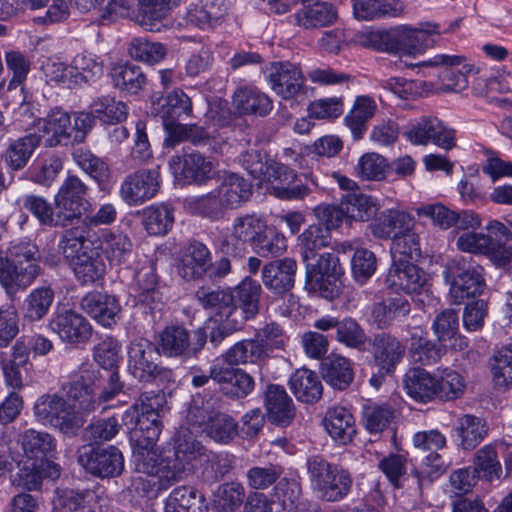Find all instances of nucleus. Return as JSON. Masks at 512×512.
<instances>
[{
    "label": "nucleus",
    "mask_w": 512,
    "mask_h": 512,
    "mask_svg": "<svg viewBox=\"0 0 512 512\" xmlns=\"http://www.w3.org/2000/svg\"><path fill=\"white\" fill-rule=\"evenodd\" d=\"M159 397L142 395L123 414L125 425L135 426L131 434L133 464L139 473L131 480V488L142 496L156 497L182 480L205 455L204 447L192 438L176 440L173 450L158 452L156 443L161 434Z\"/></svg>",
    "instance_id": "nucleus-1"
},
{
    "label": "nucleus",
    "mask_w": 512,
    "mask_h": 512,
    "mask_svg": "<svg viewBox=\"0 0 512 512\" xmlns=\"http://www.w3.org/2000/svg\"><path fill=\"white\" fill-rule=\"evenodd\" d=\"M96 373L83 368L76 372L69 383L67 399L57 394H46L34 405V415L39 423L74 433L85 422V417L96 409Z\"/></svg>",
    "instance_id": "nucleus-2"
},
{
    "label": "nucleus",
    "mask_w": 512,
    "mask_h": 512,
    "mask_svg": "<svg viewBox=\"0 0 512 512\" xmlns=\"http://www.w3.org/2000/svg\"><path fill=\"white\" fill-rule=\"evenodd\" d=\"M444 32L436 22H420L416 27L399 24L389 29L370 31L368 40L379 52L416 57L438 46Z\"/></svg>",
    "instance_id": "nucleus-3"
},
{
    "label": "nucleus",
    "mask_w": 512,
    "mask_h": 512,
    "mask_svg": "<svg viewBox=\"0 0 512 512\" xmlns=\"http://www.w3.org/2000/svg\"><path fill=\"white\" fill-rule=\"evenodd\" d=\"M306 467L311 489L319 499L339 502L351 492L352 476L342 466L314 455L307 459Z\"/></svg>",
    "instance_id": "nucleus-4"
},
{
    "label": "nucleus",
    "mask_w": 512,
    "mask_h": 512,
    "mask_svg": "<svg viewBox=\"0 0 512 512\" xmlns=\"http://www.w3.org/2000/svg\"><path fill=\"white\" fill-rule=\"evenodd\" d=\"M13 261L6 260L0 267V284L8 295L30 286L39 273V251L35 244L21 242L11 247Z\"/></svg>",
    "instance_id": "nucleus-5"
},
{
    "label": "nucleus",
    "mask_w": 512,
    "mask_h": 512,
    "mask_svg": "<svg viewBox=\"0 0 512 512\" xmlns=\"http://www.w3.org/2000/svg\"><path fill=\"white\" fill-rule=\"evenodd\" d=\"M187 422L193 432H205L219 443H228L236 435L234 420L225 414L214 411L210 401L204 404L200 399H193L187 412Z\"/></svg>",
    "instance_id": "nucleus-6"
},
{
    "label": "nucleus",
    "mask_w": 512,
    "mask_h": 512,
    "mask_svg": "<svg viewBox=\"0 0 512 512\" xmlns=\"http://www.w3.org/2000/svg\"><path fill=\"white\" fill-rule=\"evenodd\" d=\"M449 295L455 304L480 295L485 287L483 267L472 258L459 257L448 265Z\"/></svg>",
    "instance_id": "nucleus-7"
},
{
    "label": "nucleus",
    "mask_w": 512,
    "mask_h": 512,
    "mask_svg": "<svg viewBox=\"0 0 512 512\" xmlns=\"http://www.w3.org/2000/svg\"><path fill=\"white\" fill-rule=\"evenodd\" d=\"M295 179L294 170L269 160L260 167L258 190L262 189L281 200H300L306 197L310 190L304 184L294 185Z\"/></svg>",
    "instance_id": "nucleus-8"
},
{
    "label": "nucleus",
    "mask_w": 512,
    "mask_h": 512,
    "mask_svg": "<svg viewBox=\"0 0 512 512\" xmlns=\"http://www.w3.org/2000/svg\"><path fill=\"white\" fill-rule=\"evenodd\" d=\"M386 284L391 290L404 292L420 303L432 295V277L412 262L392 263Z\"/></svg>",
    "instance_id": "nucleus-9"
},
{
    "label": "nucleus",
    "mask_w": 512,
    "mask_h": 512,
    "mask_svg": "<svg viewBox=\"0 0 512 512\" xmlns=\"http://www.w3.org/2000/svg\"><path fill=\"white\" fill-rule=\"evenodd\" d=\"M263 74L271 90L282 99L293 100L307 96L305 77L296 64L288 61L272 62Z\"/></svg>",
    "instance_id": "nucleus-10"
},
{
    "label": "nucleus",
    "mask_w": 512,
    "mask_h": 512,
    "mask_svg": "<svg viewBox=\"0 0 512 512\" xmlns=\"http://www.w3.org/2000/svg\"><path fill=\"white\" fill-rule=\"evenodd\" d=\"M88 187L75 175H69L62 182L54 196L55 209L58 211V223L67 226L78 219L89 205L86 200Z\"/></svg>",
    "instance_id": "nucleus-11"
},
{
    "label": "nucleus",
    "mask_w": 512,
    "mask_h": 512,
    "mask_svg": "<svg viewBox=\"0 0 512 512\" xmlns=\"http://www.w3.org/2000/svg\"><path fill=\"white\" fill-rule=\"evenodd\" d=\"M23 454L20 457L28 460L40 461L41 467H46L45 475L52 480L60 476L61 468L49 460L56 451V439L49 433L35 429L26 430L19 437Z\"/></svg>",
    "instance_id": "nucleus-12"
},
{
    "label": "nucleus",
    "mask_w": 512,
    "mask_h": 512,
    "mask_svg": "<svg viewBox=\"0 0 512 512\" xmlns=\"http://www.w3.org/2000/svg\"><path fill=\"white\" fill-rule=\"evenodd\" d=\"M404 136L413 145L426 146L432 142L445 150H451L456 145L455 130L433 116H423L411 122Z\"/></svg>",
    "instance_id": "nucleus-13"
},
{
    "label": "nucleus",
    "mask_w": 512,
    "mask_h": 512,
    "mask_svg": "<svg viewBox=\"0 0 512 512\" xmlns=\"http://www.w3.org/2000/svg\"><path fill=\"white\" fill-rule=\"evenodd\" d=\"M206 343V334L197 330L191 338L181 326L166 327L159 335V353L169 358L187 359L195 355Z\"/></svg>",
    "instance_id": "nucleus-14"
},
{
    "label": "nucleus",
    "mask_w": 512,
    "mask_h": 512,
    "mask_svg": "<svg viewBox=\"0 0 512 512\" xmlns=\"http://www.w3.org/2000/svg\"><path fill=\"white\" fill-rule=\"evenodd\" d=\"M160 183L158 170L140 169L123 179L119 196L128 206H139L156 196Z\"/></svg>",
    "instance_id": "nucleus-15"
},
{
    "label": "nucleus",
    "mask_w": 512,
    "mask_h": 512,
    "mask_svg": "<svg viewBox=\"0 0 512 512\" xmlns=\"http://www.w3.org/2000/svg\"><path fill=\"white\" fill-rule=\"evenodd\" d=\"M78 461L88 472L101 478L119 476L124 469V457L114 446H83L79 450Z\"/></svg>",
    "instance_id": "nucleus-16"
},
{
    "label": "nucleus",
    "mask_w": 512,
    "mask_h": 512,
    "mask_svg": "<svg viewBox=\"0 0 512 512\" xmlns=\"http://www.w3.org/2000/svg\"><path fill=\"white\" fill-rule=\"evenodd\" d=\"M159 351L152 342L137 338L128 347V371L141 382H151L160 374Z\"/></svg>",
    "instance_id": "nucleus-17"
},
{
    "label": "nucleus",
    "mask_w": 512,
    "mask_h": 512,
    "mask_svg": "<svg viewBox=\"0 0 512 512\" xmlns=\"http://www.w3.org/2000/svg\"><path fill=\"white\" fill-rule=\"evenodd\" d=\"M49 328L62 341L70 344L84 343L92 335L89 321L72 309L56 310L49 321Z\"/></svg>",
    "instance_id": "nucleus-18"
},
{
    "label": "nucleus",
    "mask_w": 512,
    "mask_h": 512,
    "mask_svg": "<svg viewBox=\"0 0 512 512\" xmlns=\"http://www.w3.org/2000/svg\"><path fill=\"white\" fill-rule=\"evenodd\" d=\"M169 166L177 179L184 183L202 184L211 178L214 165L196 151H184L182 155L171 157Z\"/></svg>",
    "instance_id": "nucleus-19"
},
{
    "label": "nucleus",
    "mask_w": 512,
    "mask_h": 512,
    "mask_svg": "<svg viewBox=\"0 0 512 512\" xmlns=\"http://www.w3.org/2000/svg\"><path fill=\"white\" fill-rule=\"evenodd\" d=\"M82 310L105 328H112L120 320L119 299L107 292L92 291L81 300Z\"/></svg>",
    "instance_id": "nucleus-20"
},
{
    "label": "nucleus",
    "mask_w": 512,
    "mask_h": 512,
    "mask_svg": "<svg viewBox=\"0 0 512 512\" xmlns=\"http://www.w3.org/2000/svg\"><path fill=\"white\" fill-rule=\"evenodd\" d=\"M263 406L267 420L277 426L287 427L296 417L293 399L283 386L268 385L264 391Z\"/></svg>",
    "instance_id": "nucleus-21"
},
{
    "label": "nucleus",
    "mask_w": 512,
    "mask_h": 512,
    "mask_svg": "<svg viewBox=\"0 0 512 512\" xmlns=\"http://www.w3.org/2000/svg\"><path fill=\"white\" fill-rule=\"evenodd\" d=\"M412 228H414V218L410 214L397 209L382 211L368 226L375 238H391L392 240Z\"/></svg>",
    "instance_id": "nucleus-22"
},
{
    "label": "nucleus",
    "mask_w": 512,
    "mask_h": 512,
    "mask_svg": "<svg viewBox=\"0 0 512 512\" xmlns=\"http://www.w3.org/2000/svg\"><path fill=\"white\" fill-rule=\"evenodd\" d=\"M374 363L381 375L392 373L402 361L405 354V346L395 337L389 334L375 336L372 344Z\"/></svg>",
    "instance_id": "nucleus-23"
},
{
    "label": "nucleus",
    "mask_w": 512,
    "mask_h": 512,
    "mask_svg": "<svg viewBox=\"0 0 512 512\" xmlns=\"http://www.w3.org/2000/svg\"><path fill=\"white\" fill-rule=\"evenodd\" d=\"M107 10L115 16L135 19L149 29H152L154 21L162 17L152 0H111Z\"/></svg>",
    "instance_id": "nucleus-24"
},
{
    "label": "nucleus",
    "mask_w": 512,
    "mask_h": 512,
    "mask_svg": "<svg viewBox=\"0 0 512 512\" xmlns=\"http://www.w3.org/2000/svg\"><path fill=\"white\" fill-rule=\"evenodd\" d=\"M351 4L353 16L359 21L397 18L404 14L400 0H351Z\"/></svg>",
    "instance_id": "nucleus-25"
},
{
    "label": "nucleus",
    "mask_w": 512,
    "mask_h": 512,
    "mask_svg": "<svg viewBox=\"0 0 512 512\" xmlns=\"http://www.w3.org/2000/svg\"><path fill=\"white\" fill-rule=\"evenodd\" d=\"M36 128L41 133L39 139L43 138L48 146H55L63 139L69 138L73 130L70 115L59 108L51 110L46 117L39 119Z\"/></svg>",
    "instance_id": "nucleus-26"
},
{
    "label": "nucleus",
    "mask_w": 512,
    "mask_h": 512,
    "mask_svg": "<svg viewBox=\"0 0 512 512\" xmlns=\"http://www.w3.org/2000/svg\"><path fill=\"white\" fill-rule=\"evenodd\" d=\"M210 377L222 385L225 394L244 397L253 390V378L240 369L213 364Z\"/></svg>",
    "instance_id": "nucleus-27"
},
{
    "label": "nucleus",
    "mask_w": 512,
    "mask_h": 512,
    "mask_svg": "<svg viewBox=\"0 0 512 512\" xmlns=\"http://www.w3.org/2000/svg\"><path fill=\"white\" fill-rule=\"evenodd\" d=\"M296 269V261L291 258L272 261L262 270L263 284L275 293L286 292L294 285Z\"/></svg>",
    "instance_id": "nucleus-28"
},
{
    "label": "nucleus",
    "mask_w": 512,
    "mask_h": 512,
    "mask_svg": "<svg viewBox=\"0 0 512 512\" xmlns=\"http://www.w3.org/2000/svg\"><path fill=\"white\" fill-rule=\"evenodd\" d=\"M100 250L111 267L126 265L132 257L133 244L123 232L109 231L103 234Z\"/></svg>",
    "instance_id": "nucleus-29"
},
{
    "label": "nucleus",
    "mask_w": 512,
    "mask_h": 512,
    "mask_svg": "<svg viewBox=\"0 0 512 512\" xmlns=\"http://www.w3.org/2000/svg\"><path fill=\"white\" fill-rule=\"evenodd\" d=\"M488 434L487 422L475 415L466 414L456 420L454 436L458 446L465 450L474 449Z\"/></svg>",
    "instance_id": "nucleus-30"
},
{
    "label": "nucleus",
    "mask_w": 512,
    "mask_h": 512,
    "mask_svg": "<svg viewBox=\"0 0 512 512\" xmlns=\"http://www.w3.org/2000/svg\"><path fill=\"white\" fill-rule=\"evenodd\" d=\"M406 393L415 401L427 403L436 398V376L425 369L414 367L404 377Z\"/></svg>",
    "instance_id": "nucleus-31"
},
{
    "label": "nucleus",
    "mask_w": 512,
    "mask_h": 512,
    "mask_svg": "<svg viewBox=\"0 0 512 512\" xmlns=\"http://www.w3.org/2000/svg\"><path fill=\"white\" fill-rule=\"evenodd\" d=\"M211 264L210 252L208 248L199 242L188 245L181 256L178 266L179 274L187 279L201 277Z\"/></svg>",
    "instance_id": "nucleus-32"
},
{
    "label": "nucleus",
    "mask_w": 512,
    "mask_h": 512,
    "mask_svg": "<svg viewBox=\"0 0 512 512\" xmlns=\"http://www.w3.org/2000/svg\"><path fill=\"white\" fill-rule=\"evenodd\" d=\"M378 109L375 99L369 95L355 98L354 104L344 121L354 139L359 140L367 131V123L374 117Z\"/></svg>",
    "instance_id": "nucleus-33"
},
{
    "label": "nucleus",
    "mask_w": 512,
    "mask_h": 512,
    "mask_svg": "<svg viewBox=\"0 0 512 512\" xmlns=\"http://www.w3.org/2000/svg\"><path fill=\"white\" fill-rule=\"evenodd\" d=\"M288 386L297 400L304 403H315L322 397L323 386L318 375L306 368L296 370Z\"/></svg>",
    "instance_id": "nucleus-34"
},
{
    "label": "nucleus",
    "mask_w": 512,
    "mask_h": 512,
    "mask_svg": "<svg viewBox=\"0 0 512 512\" xmlns=\"http://www.w3.org/2000/svg\"><path fill=\"white\" fill-rule=\"evenodd\" d=\"M328 434L339 444H347L356 433L354 416L346 408L337 406L329 409L324 418Z\"/></svg>",
    "instance_id": "nucleus-35"
},
{
    "label": "nucleus",
    "mask_w": 512,
    "mask_h": 512,
    "mask_svg": "<svg viewBox=\"0 0 512 512\" xmlns=\"http://www.w3.org/2000/svg\"><path fill=\"white\" fill-rule=\"evenodd\" d=\"M256 240V217L245 215L235 219L233 231L223 239V251L234 253L244 249L245 246H255Z\"/></svg>",
    "instance_id": "nucleus-36"
},
{
    "label": "nucleus",
    "mask_w": 512,
    "mask_h": 512,
    "mask_svg": "<svg viewBox=\"0 0 512 512\" xmlns=\"http://www.w3.org/2000/svg\"><path fill=\"white\" fill-rule=\"evenodd\" d=\"M226 209H235L252 196V184L237 174L224 177L215 189Z\"/></svg>",
    "instance_id": "nucleus-37"
},
{
    "label": "nucleus",
    "mask_w": 512,
    "mask_h": 512,
    "mask_svg": "<svg viewBox=\"0 0 512 512\" xmlns=\"http://www.w3.org/2000/svg\"><path fill=\"white\" fill-rule=\"evenodd\" d=\"M55 293L52 288L42 286L32 289L23 300L21 313L29 322L42 320L50 311Z\"/></svg>",
    "instance_id": "nucleus-38"
},
{
    "label": "nucleus",
    "mask_w": 512,
    "mask_h": 512,
    "mask_svg": "<svg viewBox=\"0 0 512 512\" xmlns=\"http://www.w3.org/2000/svg\"><path fill=\"white\" fill-rule=\"evenodd\" d=\"M39 143V137L34 134L11 140L3 153L5 164L14 171L23 169Z\"/></svg>",
    "instance_id": "nucleus-39"
},
{
    "label": "nucleus",
    "mask_w": 512,
    "mask_h": 512,
    "mask_svg": "<svg viewBox=\"0 0 512 512\" xmlns=\"http://www.w3.org/2000/svg\"><path fill=\"white\" fill-rule=\"evenodd\" d=\"M337 18L334 7L327 2L305 6L294 14L295 22L305 29H315L332 24Z\"/></svg>",
    "instance_id": "nucleus-40"
},
{
    "label": "nucleus",
    "mask_w": 512,
    "mask_h": 512,
    "mask_svg": "<svg viewBox=\"0 0 512 512\" xmlns=\"http://www.w3.org/2000/svg\"><path fill=\"white\" fill-rule=\"evenodd\" d=\"M345 216L354 221H368L379 209L377 199L363 193H347L341 198Z\"/></svg>",
    "instance_id": "nucleus-41"
},
{
    "label": "nucleus",
    "mask_w": 512,
    "mask_h": 512,
    "mask_svg": "<svg viewBox=\"0 0 512 512\" xmlns=\"http://www.w3.org/2000/svg\"><path fill=\"white\" fill-rule=\"evenodd\" d=\"M322 374L325 381L335 389H346L354 378L349 359L331 355L322 363Z\"/></svg>",
    "instance_id": "nucleus-42"
},
{
    "label": "nucleus",
    "mask_w": 512,
    "mask_h": 512,
    "mask_svg": "<svg viewBox=\"0 0 512 512\" xmlns=\"http://www.w3.org/2000/svg\"><path fill=\"white\" fill-rule=\"evenodd\" d=\"M165 512H206L204 499L195 489L181 486L175 488L165 501Z\"/></svg>",
    "instance_id": "nucleus-43"
},
{
    "label": "nucleus",
    "mask_w": 512,
    "mask_h": 512,
    "mask_svg": "<svg viewBox=\"0 0 512 512\" xmlns=\"http://www.w3.org/2000/svg\"><path fill=\"white\" fill-rule=\"evenodd\" d=\"M141 215L145 230L153 236L167 234L174 223L173 209L164 204L145 207Z\"/></svg>",
    "instance_id": "nucleus-44"
},
{
    "label": "nucleus",
    "mask_w": 512,
    "mask_h": 512,
    "mask_svg": "<svg viewBox=\"0 0 512 512\" xmlns=\"http://www.w3.org/2000/svg\"><path fill=\"white\" fill-rule=\"evenodd\" d=\"M226 11L225 0H205L188 9L186 21L187 24L205 28L222 18Z\"/></svg>",
    "instance_id": "nucleus-45"
},
{
    "label": "nucleus",
    "mask_w": 512,
    "mask_h": 512,
    "mask_svg": "<svg viewBox=\"0 0 512 512\" xmlns=\"http://www.w3.org/2000/svg\"><path fill=\"white\" fill-rule=\"evenodd\" d=\"M70 76L74 85L97 80L103 74V64L99 57L91 53L77 54L71 63Z\"/></svg>",
    "instance_id": "nucleus-46"
},
{
    "label": "nucleus",
    "mask_w": 512,
    "mask_h": 512,
    "mask_svg": "<svg viewBox=\"0 0 512 512\" xmlns=\"http://www.w3.org/2000/svg\"><path fill=\"white\" fill-rule=\"evenodd\" d=\"M110 75L114 86L129 94L138 93L146 82L141 68L128 63L115 64Z\"/></svg>",
    "instance_id": "nucleus-47"
},
{
    "label": "nucleus",
    "mask_w": 512,
    "mask_h": 512,
    "mask_svg": "<svg viewBox=\"0 0 512 512\" xmlns=\"http://www.w3.org/2000/svg\"><path fill=\"white\" fill-rule=\"evenodd\" d=\"M196 297L204 308L214 310L221 319L229 317L234 311V298L230 290L202 287L197 291Z\"/></svg>",
    "instance_id": "nucleus-48"
},
{
    "label": "nucleus",
    "mask_w": 512,
    "mask_h": 512,
    "mask_svg": "<svg viewBox=\"0 0 512 512\" xmlns=\"http://www.w3.org/2000/svg\"><path fill=\"white\" fill-rule=\"evenodd\" d=\"M77 279L83 284H92L102 278L105 265L92 249L84 251L72 262Z\"/></svg>",
    "instance_id": "nucleus-49"
},
{
    "label": "nucleus",
    "mask_w": 512,
    "mask_h": 512,
    "mask_svg": "<svg viewBox=\"0 0 512 512\" xmlns=\"http://www.w3.org/2000/svg\"><path fill=\"white\" fill-rule=\"evenodd\" d=\"M474 473L488 481L498 480L502 473L501 463L494 444L481 447L474 455Z\"/></svg>",
    "instance_id": "nucleus-50"
},
{
    "label": "nucleus",
    "mask_w": 512,
    "mask_h": 512,
    "mask_svg": "<svg viewBox=\"0 0 512 512\" xmlns=\"http://www.w3.org/2000/svg\"><path fill=\"white\" fill-rule=\"evenodd\" d=\"M90 109H93V115L103 124L120 123L128 115L127 106L108 95L95 99L91 103Z\"/></svg>",
    "instance_id": "nucleus-51"
},
{
    "label": "nucleus",
    "mask_w": 512,
    "mask_h": 512,
    "mask_svg": "<svg viewBox=\"0 0 512 512\" xmlns=\"http://www.w3.org/2000/svg\"><path fill=\"white\" fill-rule=\"evenodd\" d=\"M436 376V398L453 400L460 397L465 389L463 377L453 369L438 368Z\"/></svg>",
    "instance_id": "nucleus-52"
},
{
    "label": "nucleus",
    "mask_w": 512,
    "mask_h": 512,
    "mask_svg": "<svg viewBox=\"0 0 512 512\" xmlns=\"http://www.w3.org/2000/svg\"><path fill=\"white\" fill-rule=\"evenodd\" d=\"M11 458L20 467L18 472V485L28 490L40 488L42 479L48 478L45 475L46 467H41L40 461L28 460L20 457L19 453L11 452ZM49 479H51L49 477Z\"/></svg>",
    "instance_id": "nucleus-53"
},
{
    "label": "nucleus",
    "mask_w": 512,
    "mask_h": 512,
    "mask_svg": "<svg viewBox=\"0 0 512 512\" xmlns=\"http://www.w3.org/2000/svg\"><path fill=\"white\" fill-rule=\"evenodd\" d=\"M421 254L418 235L412 229L396 236L392 241L391 255L393 263L410 262Z\"/></svg>",
    "instance_id": "nucleus-54"
},
{
    "label": "nucleus",
    "mask_w": 512,
    "mask_h": 512,
    "mask_svg": "<svg viewBox=\"0 0 512 512\" xmlns=\"http://www.w3.org/2000/svg\"><path fill=\"white\" fill-rule=\"evenodd\" d=\"M330 241V232L322 225H310L299 236V246L305 261L316 256L318 250L326 247Z\"/></svg>",
    "instance_id": "nucleus-55"
},
{
    "label": "nucleus",
    "mask_w": 512,
    "mask_h": 512,
    "mask_svg": "<svg viewBox=\"0 0 512 512\" xmlns=\"http://www.w3.org/2000/svg\"><path fill=\"white\" fill-rule=\"evenodd\" d=\"M460 66L461 69L457 71L454 69L455 67H445L446 69L440 77L442 91L461 92L468 87V78L479 73V69L473 64L463 62Z\"/></svg>",
    "instance_id": "nucleus-56"
},
{
    "label": "nucleus",
    "mask_w": 512,
    "mask_h": 512,
    "mask_svg": "<svg viewBox=\"0 0 512 512\" xmlns=\"http://www.w3.org/2000/svg\"><path fill=\"white\" fill-rule=\"evenodd\" d=\"M234 298V310L239 307L246 319L256 314V282L251 276H246L231 291Z\"/></svg>",
    "instance_id": "nucleus-57"
},
{
    "label": "nucleus",
    "mask_w": 512,
    "mask_h": 512,
    "mask_svg": "<svg viewBox=\"0 0 512 512\" xmlns=\"http://www.w3.org/2000/svg\"><path fill=\"white\" fill-rule=\"evenodd\" d=\"M129 53L135 60L153 65L166 57L167 49L159 42L136 38L130 44Z\"/></svg>",
    "instance_id": "nucleus-58"
},
{
    "label": "nucleus",
    "mask_w": 512,
    "mask_h": 512,
    "mask_svg": "<svg viewBox=\"0 0 512 512\" xmlns=\"http://www.w3.org/2000/svg\"><path fill=\"white\" fill-rule=\"evenodd\" d=\"M135 290L140 301L150 305L157 295V275L152 264L143 265L134 275Z\"/></svg>",
    "instance_id": "nucleus-59"
},
{
    "label": "nucleus",
    "mask_w": 512,
    "mask_h": 512,
    "mask_svg": "<svg viewBox=\"0 0 512 512\" xmlns=\"http://www.w3.org/2000/svg\"><path fill=\"white\" fill-rule=\"evenodd\" d=\"M73 158L76 164L98 183L104 182L109 177L108 165L93 155L90 151L82 148L75 149Z\"/></svg>",
    "instance_id": "nucleus-60"
},
{
    "label": "nucleus",
    "mask_w": 512,
    "mask_h": 512,
    "mask_svg": "<svg viewBox=\"0 0 512 512\" xmlns=\"http://www.w3.org/2000/svg\"><path fill=\"white\" fill-rule=\"evenodd\" d=\"M285 344L282 329L276 323L266 324L258 333V360L270 357Z\"/></svg>",
    "instance_id": "nucleus-61"
},
{
    "label": "nucleus",
    "mask_w": 512,
    "mask_h": 512,
    "mask_svg": "<svg viewBox=\"0 0 512 512\" xmlns=\"http://www.w3.org/2000/svg\"><path fill=\"white\" fill-rule=\"evenodd\" d=\"M94 359L104 369L114 371L122 360L120 343L112 337L104 338L94 348Z\"/></svg>",
    "instance_id": "nucleus-62"
},
{
    "label": "nucleus",
    "mask_w": 512,
    "mask_h": 512,
    "mask_svg": "<svg viewBox=\"0 0 512 512\" xmlns=\"http://www.w3.org/2000/svg\"><path fill=\"white\" fill-rule=\"evenodd\" d=\"M387 162L375 152L363 154L355 167L358 177L363 180H381L385 176Z\"/></svg>",
    "instance_id": "nucleus-63"
},
{
    "label": "nucleus",
    "mask_w": 512,
    "mask_h": 512,
    "mask_svg": "<svg viewBox=\"0 0 512 512\" xmlns=\"http://www.w3.org/2000/svg\"><path fill=\"white\" fill-rule=\"evenodd\" d=\"M492 375L497 387L508 388L512 386V343L503 347L495 356Z\"/></svg>",
    "instance_id": "nucleus-64"
}]
</instances>
